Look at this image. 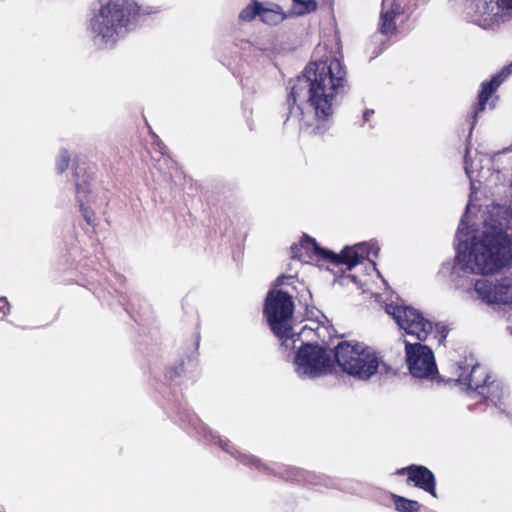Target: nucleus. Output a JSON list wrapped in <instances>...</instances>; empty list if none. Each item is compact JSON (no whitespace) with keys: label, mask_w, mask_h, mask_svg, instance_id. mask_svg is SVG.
I'll return each mask as SVG.
<instances>
[{"label":"nucleus","mask_w":512,"mask_h":512,"mask_svg":"<svg viewBox=\"0 0 512 512\" xmlns=\"http://www.w3.org/2000/svg\"><path fill=\"white\" fill-rule=\"evenodd\" d=\"M323 44L335 45V51L306 65L301 75L289 81L288 114L297 106L299 129L308 135L322 134L333 115L336 96L346 83V70L336 57L340 53L339 34H324ZM289 119L287 115L285 122Z\"/></svg>","instance_id":"nucleus-1"},{"label":"nucleus","mask_w":512,"mask_h":512,"mask_svg":"<svg viewBox=\"0 0 512 512\" xmlns=\"http://www.w3.org/2000/svg\"><path fill=\"white\" fill-rule=\"evenodd\" d=\"M512 261V240L502 231L484 233L472 244L469 262L474 273L488 275L498 272Z\"/></svg>","instance_id":"nucleus-2"},{"label":"nucleus","mask_w":512,"mask_h":512,"mask_svg":"<svg viewBox=\"0 0 512 512\" xmlns=\"http://www.w3.org/2000/svg\"><path fill=\"white\" fill-rule=\"evenodd\" d=\"M334 362L340 369L360 380H368L378 368L381 375H396V370L380 362L376 353L359 343L341 341L334 349Z\"/></svg>","instance_id":"nucleus-3"},{"label":"nucleus","mask_w":512,"mask_h":512,"mask_svg":"<svg viewBox=\"0 0 512 512\" xmlns=\"http://www.w3.org/2000/svg\"><path fill=\"white\" fill-rule=\"evenodd\" d=\"M292 296L283 290L272 289L265 298L263 315L273 332L286 348L294 347L292 317L294 313Z\"/></svg>","instance_id":"nucleus-4"},{"label":"nucleus","mask_w":512,"mask_h":512,"mask_svg":"<svg viewBox=\"0 0 512 512\" xmlns=\"http://www.w3.org/2000/svg\"><path fill=\"white\" fill-rule=\"evenodd\" d=\"M301 249L313 252L319 259L329 262L333 265H346L348 269H352L371 255L378 256L379 248L376 244L360 243L352 247H345L339 254L334 253L328 249L322 248L318 245L314 238L305 236L299 245L291 246L292 257L302 260L303 255Z\"/></svg>","instance_id":"nucleus-5"},{"label":"nucleus","mask_w":512,"mask_h":512,"mask_svg":"<svg viewBox=\"0 0 512 512\" xmlns=\"http://www.w3.org/2000/svg\"><path fill=\"white\" fill-rule=\"evenodd\" d=\"M140 7L134 0H98L90 18L95 32L130 29Z\"/></svg>","instance_id":"nucleus-6"},{"label":"nucleus","mask_w":512,"mask_h":512,"mask_svg":"<svg viewBox=\"0 0 512 512\" xmlns=\"http://www.w3.org/2000/svg\"><path fill=\"white\" fill-rule=\"evenodd\" d=\"M295 366L298 374L313 378L331 372L334 360L325 347L307 343L298 350Z\"/></svg>","instance_id":"nucleus-7"},{"label":"nucleus","mask_w":512,"mask_h":512,"mask_svg":"<svg viewBox=\"0 0 512 512\" xmlns=\"http://www.w3.org/2000/svg\"><path fill=\"white\" fill-rule=\"evenodd\" d=\"M386 311L401 329L419 341H425L432 332V323L413 307L390 304Z\"/></svg>","instance_id":"nucleus-8"},{"label":"nucleus","mask_w":512,"mask_h":512,"mask_svg":"<svg viewBox=\"0 0 512 512\" xmlns=\"http://www.w3.org/2000/svg\"><path fill=\"white\" fill-rule=\"evenodd\" d=\"M406 362L409 372L416 378H430L437 373L432 349L420 343L405 341Z\"/></svg>","instance_id":"nucleus-9"},{"label":"nucleus","mask_w":512,"mask_h":512,"mask_svg":"<svg viewBox=\"0 0 512 512\" xmlns=\"http://www.w3.org/2000/svg\"><path fill=\"white\" fill-rule=\"evenodd\" d=\"M396 475L407 476L406 483L413 484L415 487L437 497L436 492V478L434 473L423 465L411 464L407 467L397 469Z\"/></svg>","instance_id":"nucleus-10"},{"label":"nucleus","mask_w":512,"mask_h":512,"mask_svg":"<svg viewBox=\"0 0 512 512\" xmlns=\"http://www.w3.org/2000/svg\"><path fill=\"white\" fill-rule=\"evenodd\" d=\"M511 74L512 62L508 66H505L499 73L494 75L489 81L481 84V89L478 93V100L472 107V126L477 122L478 114L486 108L491 96L496 92L501 83Z\"/></svg>","instance_id":"nucleus-11"},{"label":"nucleus","mask_w":512,"mask_h":512,"mask_svg":"<svg viewBox=\"0 0 512 512\" xmlns=\"http://www.w3.org/2000/svg\"><path fill=\"white\" fill-rule=\"evenodd\" d=\"M404 11L400 3L394 0H383L380 15L381 32H392L398 28L397 21Z\"/></svg>","instance_id":"nucleus-12"},{"label":"nucleus","mask_w":512,"mask_h":512,"mask_svg":"<svg viewBox=\"0 0 512 512\" xmlns=\"http://www.w3.org/2000/svg\"><path fill=\"white\" fill-rule=\"evenodd\" d=\"M278 478L291 483L301 485H314L318 483V477L310 471L294 466H286L275 473Z\"/></svg>","instance_id":"nucleus-13"},{"label":"nucleus","mask_w":512,"mask_h":512,"mask_svg":"<svg viewBox=\"0 0 512 512\" xmlns=\"http://www.w3.org/2000/svg\"><path fill=\"white\" fill-rule=\"evenodd\" d=\"M502 11L512 13V0H495V3H484L482 14L486 16L484 21L490 22L488 28H493L492 24L502 19Z\"/></svg>","instance_id":"nucleus-14"},{"label":"nucleus","mask_w":512,"mask_h":512,"mask_svg":"<svg viewBox=\"0 0 512 512\" xmlns=\"http://www.w3.org/2000/svg\"><path fill=\"white\" fill-rule=\"evenodd\" d=\"M491 377L486 370L480 365H474L470 372L465 376H460L459 382L466 385L468 389L474 390L476 393L486 384Z\"/></svg>","instance_id":"nucleus-15"},{"label":"nucleus","mask_w":512,"mask_h":512,"mask_svg":"<svg viewBox=\"0 0 512 512\" xmlns=\"http://www.w3.org/2000/svg\"><path fill=\"white\" fill-rule=\"evenodd\" d=\"M477 394L485 401H490L494 405H497L502 399L503 387L500 382L490 378L486 384H483Z\"/></svg>","instance_id":"nucleus-16"},{"label":"nucleus","mask_w":512,"mask_h":512,"mask_svg":"<svg viewBox=\"0 0 512 512\" xmlns=\"http://www.w3.org/2000/svg\"><path fill=\"white\" fill-rule=\"evenodd\" d=\"M475 290L479 296L487 303H499L502 301L496 292V286L486 280H478L475 284Z\"/></svg>","instance_id":"nucleus-17"},{"label":"nucleus","mask_w":512,"mask_h":512,"mask_svg":"<svg viewBox=\"0 0 512 512\" xmlns=\"http://www.w3.org/2000/svg\"><path fill=\"white\" fill-rule=\"evenodd\" d=\"M392 501L399 512H420L421 505L416 500L393 494Z\"/></svg>","instance_id":"nucleus-18"},{"label":"nucleus","mask_w":512,"mask_h":512,"mask_svg":"<svg viewBox=\"0 0 512 512\" xmlns=\"http://www.w3.org/2000/svg\"><path fill=\"white\" fill-rule=\"evenodd\" d=\"M258 16L262 22L270 25H276L285 19L284 13L279 10L278 6L277 9L263 8L260 6Z\"/></svg>","instance_id":"nucleus-19"},{"label":"nucleus","mask_w":512,"mask_h":512,"mask_svg":"<svg viewBox=\"0 0 512 512\" xmlns=\"http://www.w3.org/2000/svg\"><path fill=\"white\" fill-rule=\"evenodd\" d=\"M82 171H83V169L79 165H76L74 167L73 176H74V180H75L77 194H80L82 192L83 193L89 192V190L85 186L89 184V180L92 177L90 174L86 175V172H83V174L81 175Z\"/></svg>","instance_id":"nucleus-20"},{"label":"nucleus","mask_w":512,"mask_h":512,"mask_svg":"<svg viewBox=\"0 0 512 512\" xmlns=\"http://www.w3.org/2000/svg\"><path fill=\"white\" fill-rule=\"evenodd\" d=\"M295 14H304L306 12L314 11L317 7L316 2L314 0H294Z\"/></svg>","instance_id":"nucleus-21"},{"label":"nucleus","mask_w":512,"mask_h":512,"mask_svg":"<svg viewBox=\"0 0 512 512\" xmlns=\"http://www.w3.org/2000/svg\"><path fill=\"white\" fill-rule=\"evenodd\" d=\"M185 362L184 360H180L178 364L174 366L167 367L165 371V377L169 380H174L180 376H182L185 372L184 368Z\"/></svg>","instance_id":"nucleus-22"},{"label":"nucleus","mask_w":512,"mask_h":512,"mask_svg":"<svg viewBox=\"0 0 512 512\" xmlns=\"http://www.w3.org/2000/svg\"><path fill=\"white\" fill-rule=\"evenodd\" d=\"M70 165V155L66 149L60 151V154L56 160V169L58 173H64Z\"/></svg>","instance_id":"nucleus-23"},{"label":"nucleus","mask_w":512,"mask_h":512,"mask_svg":"<svg viewBox=\"0 0 512 512\" xmlns=\"http://www.w3.org/2000/svg\"><path fill=\"white\" fill-rule=\"evenodd\" d=\"M260 9V4L258 2H253L251 5L246 7L240 13V18L243 20H251L255 16H258Z\"/></svg>","instance_id":"nucleus-24"},{"label":"nucleus","mask_w":512,"mask_h":512,"mask_svg":"<svg viewBox=\"0 0 512 512\" xmlns=\"http://www.w3.org/2000/svg\"><path fill=\"white\" fill-rule=\"evenodd\" d=\"M80 211L88 225H93L94 212L84 205L82 200H79Z\"/></svg>","instance_id":"nucleus-25"},{"label":"nucleus","mask_w":512,"mask_h":512,"mask_svg":"<svg viewBox=\"0 0 512 512\" xmlns=\"http://www.w3.org/2000/svg\"><path fill=\"white\" fill-rule=\"evenodd\" d=\"M10 312V303L7 298L0 297V313L6 316Z\"/></svg>","instance_id":"nucleus-26"},{"label":"nucleus","mask_w":512,"mask_h":512,"mask_svg":"<svg viewBox=\"0 0 512 512\" xmlns=\"http://www.w3.org/2000/svg\"><path fill=\"white\" fill-rule=\"evenodd\" d=\"M374 114V110L372 109H366L363 112V121L368 122L370 120V117Z\"/></svg>","instance_id":"nucleus-27"},{"label":"nucleus","mask_w":512,"mask_h":512,"mask_svg":"<svg viewBox=\"0 0 512 512\" xmlns=\"http://www.w3.org/2000/svg\"><path fill=\"white\" fill-rule=\"evenodd\" d=\"M110 36H113V34H105V33H102V34H97V36L95 37V41L97 39H99V41H104L107 37H110Z\"/></svg>","instance_id":"nucleus-28"},{"label":"nucleus","mask_w":512,"mask_h":512,"mask_svg":"<svg viewBox=\"0 0 512 512\" xmlns=\"http://www.w3.org/2000/svg\"><path fill=\"white\" fill-rule=\"evenodd\" d=\"M440 333H441V338L445 339L448 334V330L446 329V327H442V330Z\"/></svg>","instance_id":"nucleus-29"},{"label":"nucleus","mask_w":512,"mask_h":512,"mask_svg":"<svg viewBox=\"0 0 512 512\" xmlns=\"http://www.w3.org/2000/svg\"><path fill=\"white\" fill-rule=\"evenodd\" d=\"M321 51V43H319L318 47H317V53H320Z\"/></svg>","instance_id":"nucleus-30"}]
</instances>
